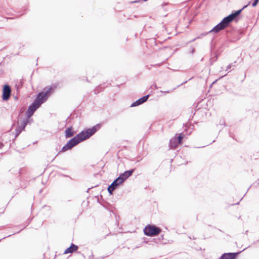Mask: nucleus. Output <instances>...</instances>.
<instances>
[{"instance_id": "1", "label": "nucleus", "mask_w": 259, "mask_h": 259, "mask_svg": "<svg viewBox=\"0 0 259 259\" xmlns=\"http://www.w3.org/2000/svg\"><path fill=\"white\" fill-rule=\"evenodd\" d=\"M100 124H97L91 128H89L82 131L68 141V142L62 147L60 152H65L67 150H70L79 143L89 139L100 128Z\"/></svg>"}, {"instance_id": "2", "label": "nucleus", "mask_w": 259, "mask_h": 259, "mask_svg": "<svg viewBox=\"0 0 259 259\" xmlns=\"http://www.w3.org/2000/svg\"><path fill=\"white\" fill-rule=\"evenodd\" d=\"M247 7V5L244 6L242 9L232 12L231 14L224 18L220 22L222 24L225 28H227L233 21H235L236 22H238V17L240 15L242 10Z\"/></svg>"}, {"instance_id": "3", "label": "nucleus", "mask_w": 259, "mask_h": 259, "mask_svg": "<svg viewBox=\"0 0 259 259\" xmlns=\"http://www.w3.org/2000/svg\"><path fill=\"white\" fill-rule=\"evenodd\" d=\"M53 92V89L52 87L45 89L42 91L37 95L36 98L34 101L36 102L40 106H41L42 104L47 101Z\"/></svg>"}, {"instance_id": "4", "label": "nucleus", "mask_w": 259, "mask_h": 259, "mask_svg": "<svg viewBox=\"0 0 259 259\" xmlns=\"http://www.w3.org/2000/svg\"><path fill=\"white\" fill-rule=\"evenodd\" d=\"M53 92V89L52 87L45 89L42 91L37 95L36 98L34 101L36 102L40 106H41L42 104L47 101Z\"/></svg>"}, {"instance_id": "5", "label": "nucleus", "mask_w": 259, "mask_h": 259, "mask_svg": "<svg viewBox=\"0 0 259 259\" xmlns=\"http://www.w3.org/2000/svg\"><path fill=\"white\" fill-rule=\"evenodd\" d=\"M144 233L146 236H156L161 232V229L155 225H148L144 229Z\"/></svg>"}, {"instance_id": "6", "label": "nucleus", "mask_w": 259, "mask_h": 259, "mask_svg": "<svg viewBox=\"0 0 259 259\" xmlns=\"http://www.w3.org/2000/svg\"><path fill=\"white\" fill-rule=\"evenodd\" d=\"M11 88L10 86L8 84H5L3 88L2 99L4 101H8L11 95Z\"/></svg>"}, {"instance_id": "7", "label": "nucleus", "mask_w": 259, "mask_h": 259, "mask_svg": "<svg viewBox=\"0 0 259 259\" xmlns=\"http://www.w3.org/2000/svg\"><path fill=\"white\" fill-rule=\"evenodd\" d=\"M40 106L35 101H33L31 104L29 105L26 112L27 118L31 117L35 112V111Z\"/></svg>"}, {"instance_id": "8", "label": "nucleus", "mask_w": 259, "mask_h": 259, "mask_svg": "<svg viewBox=\"0 0 259 259\" xmlns=\"http://www.w3.org/2000/svg\"><path fill=\"white\" fill-rule=\"evenodd\" d=\"M149 96H150L149 95H147L146 96L142 97V98L137 100L136 101L133 102L131 104V107H136V106H139V105L142 104L143 103H145L146 101H147Z\"/></svg>"}, {"instance_id": "9", "label": "nucleus", "mask_w": 259, "mask_h": 259, "mask_svg": "<svg viewBox=\"0 0 259 259\" xmlns=\"http://www.w3.org/2000/svg\"><path fill=\"white\" fill-rule=\"evenodd\" d=\"M134 171V169H131L125 171L123 173L121 174L118 178L120 179V180H121V181H123V182L126 180L128 177H130L132 175Z\"/></svg>"}, {"instance_id": "10", "label": "nucleus", "mask_w": 259, "mask_h": 259, "mask_svg": "<svg viewBox=\"0 0 259 259\" xmlns=\"http://www.w3.org/2000/svg\"><path fill=\"white\" fill-rule=\"evenodd\" d=\"M27 123H28V121L27 120H24L22 122L21 125H18L16 127V128L15 130V132H16L15 138L17 137L20 135V134L21 133L22 131L24 130Z\"/></svg>"}, {"instance_id": "11", "label": "nucleus", "mask_w": 259, "mask_h": 259, "mask_svg": "<svg viewBox=\"0 0 259 259\" xmlns=\"http://www.w3.org/2000/svg\"><path fill=\"white\" fill-rule=\"evenodd\" d=\"M238 254L239 252L224 253L222 254L219 259H236Z\"/></svg>"}, {"instance_id": "12", "label": "nucleus", "mask_w": 259, "mask_h": 259, "mask_svg": "<svg viewBox=\"0 0 259 259\" xmlns=\"http://www.w3.org/2000/svg\"><path fill=\"white\" fill-rule=\"evenodd\" d=\"M180 144V142L178 141L177 137H175L170 140L169 146L170 149H175Z\"/></svg>"}, {"instance_id": "13", "label": "nucleus", "mask_w": 259, "mask_h": 259, "mask_svg": "<svg viewBox=\"0 0 259 259\" xmlns=\"http://www.w3.org/2000/svg\"><path fill=\"white\" fill-rule=\"evenodd\" d=\"M226 28L220 22L218 24L215 26L211 30L209 31V33L214 32L218 33L220 31L225 29Z\"/></svg>"}, {"instance_id": "14", "label": "nucleus", "mask_w": 259, "mask_h": 259, "mask_svg": "<svg viewBox=\"0 0 259 259\" xmlns=\"http://www.w3.org/2000/svg\"><path fill=\"white\" fill-rule=\"evenodd\" d=\"M78 248V247L73 244V243H71V245L70 247H69L68 248H67L64 251V254H67V253H72L74 251H76Z\"/></svg>"}, {"instance_id": "15", "label": "nucleus", "mask_w": 259, "mask_h": 259, "mask_svg": "<svg viewBox=\"0 0 259 259\" xmlns=\"http://www.w3.org/2000/svg\"><path fill=\"white\" fill-rule=\"evenodd\" d=\"M65 134V137L66 138H68L73 137L75 134V132L73 130L72 127L70 126L66 129Z\"/></svg>"}, {"instance_id": "16", "label": "nucleus", "mask_w": 259, "mask_h": 259, "mask_svg": "<svg viewBox=\"0 0 259 259\" xmlns=\"http://www.w3.org/2000/svg\"><path fill=\"white\" fill-rule=\"evenodd\" d=\"M123 181H121V180L118 177L117 179L114 180V181L111 183L110 186L116 189L120 184H122Z\"/></svg>"}, {"instance_id": "17", "label": "nucleus", "mask_w": 259, "mask_h": 259, "mask_svg": "<svg viewBox=\"0 0 259 259\" xmlns=\"http://www.w3.org/2000/svg\"><path fill=\"white\" fill-rule=\"evenodd\" d=\"M184 137V134L183 133H181V134H179L178 137H177L178 141L180 142V143L181 144L182 142V139H183Z\"/></svg>"}, {"instance_id": "18", "label": "nucleus", "mask_w": 259, "mask_h": 259, "mask_svg": "<svg viewBox=\"0 0 259 259\" xmlns=\"http://www.w3.org/2000/svg\"><path fill=\"white\" fill-rule=\"evenodd\" d=\"M115 189H114V188H113L112 187H111L110 185L109 186V187H108L107 188V190L108 191V192L110 194H112L113 192L114 191V190H115Z\"/></svg>"}, {"instance_id": "19", "label": "nucleus", "mask_w": 259, "mask_h": 259, "mask_svg": "<svg viewBox=\"0 0 259 259\" xmlns=\"http://www.w3.org/2000/svg\"><path fill=\"white\" fill-rule=\"evenodd\" d=\"M208 33H209V31H208V32H206V33H202V34L200 35V36H198V37H196V38H195L193 39L191 41H192H192H195L196 39H198V38H201V36H205V35H206L207 34H208Z\"/></svg>"}, {"instance_id": "20", "label": "nucleus", "mask_w": 259, "mask_h": 259, "mask_svg": "<svg viewBox=\"0 0 259 259\" xmlns=\"http://www.w3.org/2000/svg\"><path fill=\"white\" fill-rule=\"evenodd\" d=\"M169 4L168 3H164L162 5V8L163 9L165 10V11H167L168 10V9L167 8V6Z\"/></svg>"}, {"instance_id": "21", "label": "nucleus", "mask_w": 259, "mask_h": 259, "mask_svg": "<svg viewBox=\"0 0 259 259\" xmlns=\"http://www.w3.org/2000/svg\"><path fill=\"white\" fill-rule=\"evenodd\" d=\"M258 1H259V0H254L253 3H252V6L255 7L257 5Z\"/></svg>"}, {"instance_id": "22", "label": "nucleus", "mask_w": 259, "mask_h": 259, "mask_svg": "<svg viewBox=\"0 0 259 259\" xmlns=\"http://www.w3.org/2000/svg\"><path fill=\"white\" fill-rule=\"evenodd\" d=\"M232 66L234 67L235 65H233V64H230L229 65H228L227 66V68H226V71H228L229 70V69H230Z\"/></svg>"}, {"instance_id": "23", "label": "nucleus", "mask_w": 259, "mask_h": 259, "mask_svg": "<svg viewBox=\"0 0 259 259\" xmlns=\"http://www.w3.org/2000/svg\"><path fill=\"white\" fill-rule=\"evenodd\" d=\"M101 88V87H98L95 90V93L96 94L99 93V92H100L99 90Z\"/></svg>"}, {"instance_id": "24", "label": "nucleus", "mask_w": 259, "mask_h": 259, "mask_svg": "<svg viewBox=\"0 0 259 259\" xmlns=\"http://www.w3.org/2000/svg\"><path fill=\"white\" fill-rule=\"evenodd\" d=\"M4 146V144L3 143H0V149H1Z\"/></svg>"}, {"instance_id": "25", "label": "nucleus", "mask_w": 259, "mask_h": 259, "mask_svg": "<svg viewBox=\"0 0 259 259\" xmlns=\"http://www.w3.org/2000/svg\"><path fill=\"white\" fill-rule=\"evenodd\" d=\"M161 92H163V91H161ZM170 92L169 91L163 92L164 93H169Z\"/></svg>"}]
</instances>
